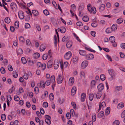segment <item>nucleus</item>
<instances>
[{
	"label": "nucleus",
	"instance_id": "nucleus-1",
	"mask_svg": "<svg viewBox=\"0 0 125 125\" xmlns=\"http://www.w3.org/2000/svg\"><path fill=\"white\" fill-rule=\"evenodd\" d=\"M72 53L71 52L69 51L67 52L64 55V57L65 59H69L72 56Z\"/></svg>",
	"mask_w": 125,
	"mask_h": 125
},
{
	"label": "nucleus",
	"instance_id": "nucleus-2",
	"mask_svg": "<svg viewBox=\"0 0 125 125\" xmlns=\"http://www.w3.org/2000/svg\"><path fill=\"white\" fill-rule=\"evenodd\" d=\"M85 57L87 60H92L94 57V55L92 54H89L85 55Z\"/></svg>",
	"mask_w": 125,
	"mask_h": 125
},
{
	"label": "nucleus",
	"instance_id": "nucleus-3",
	"mask_svg": "<svg viewBox=\"0 0 125 125\" xmlns=\"http://www.w3.org/2000/svg\"><path fill=\"white\" fill-rule=\"evenodd\" d=\"M18 16L19 18L21 20L23 19L24 17V14L22 11H20L18 12Z\"/></svg>",
	"mask_w": 125,
	"mask_h": 125
},
{
	"label": "nucleus",
	"instance_id": "nucleus-4",
	"mask_svg": "<svg viewBox=\"0 0 125 125\" xmlns=\"http://www.w3.org/2000/svg\"><path fill=\"white\" fill-rule=\"evenodd\" d=\"M88 63L86 61H83L81 64V67L82 69H84L88 65Z\"/></svg>",
	"mask_w": 125,
	"mask_h": 125
},
{
	"label": "nucleus",
	"instance_id": "nucleus-5",
	"mask_svg": "<svg viewBox=\"0 0 125 125\" xmlns=\"http://www.w3.org/2000/svg\"><path fill=\"white\" fill-rule=\"evenodd\" d=\"M99 92H101L104 88V86L102 83H100L97 86Z\"/></svg>",
	"mask_w": 125,
	"mask_h": 125
},
{
	"label": "nucleus",
	"instance_id": "nucleus-6",
	"mask_svg": "<svg viewBox=\"0 0 125 125\" xmlns=\"http://www.w3.org/2000/svg\"><path fill=\"white\" fill-rule=\"evenodd\" d=\"M108 72L110 75L111 77L113 78L114 77L115 72L112 69H110L108 70Z\"/></svg>",
	"mask_w": 125,
	"mask_h": 125
},
{
	"label": "nucleus",
	"instance_id": "nucleus-7",
	"mask_svg": "<svg viewBox=\"0 0 125 125\" xmlns=\"http://www.w3.org/2000/svg\"><path fill=\"white\" fill-rule=\"evenodd\" d=\"M10 6L11 9L13 10H16L17 8L16 4L14 2H12L11 3Z\"/></svg>",
	"mask_w": 125,
	"mask_h": 125
},
{
	"label": "nucleus",
	"instance_id": "nucleus-8",
	"mask_svg": "<svg viewBox=\"0 0 125 125\" xmlns=\"http://www.w3.org/2000/svg\"><path fill=\"white\" fill-rule=\"evenodd\" d=\"M63 77L61 75H58L57 78V83H62L63 80Z\"/></svg>",
	"mask_w": 125,
	"mask_h": 125
},
{
	"label": "nucleus",
	"instance_id": "nucleus-9",
	"mask_svg": "<svg viewBox=\"0 0 125 125\" xmlns=\"http://www.w3.org/2000/svg\"><path fill=\"white\" fill-rule=\"evenodd\" d=\"M59 61L58 60L55 61L54 63V67L55 69H57L59 66Z\"/></svg>",
	"mask_w": 125,
	"mask_h": 125
},
{
	"label": "nucleus",
	"instance_id": "nucleus-10",
	"mask_svg": "<svg viewBox=\"0 0 125 125\" xmlns=\"http://www.w3.org/2000/svg\"><path fill=\"white\" fill-rule=\"evenodd\" d=\"M88 11L92 14H94L96 12V10L94 7H93L90 9V10H88Z\"/></svg>",
	"mask_w": 125,
	"mask_h": 125
},
{
	"label": "nucleus",
	"instance_id": "nucleus-11",
	"mask_svg": "<svg viewBox=\"0 0 125 125\" xmlns=\"http://www.w3.org/2000/svg\"><path fill=\"white\" fill-rule=\"evenodd\" d=\"M74 82V78L73 77H71L69 80V84L70 85H72Z\"/></svg>",
	"mask_w": 125,
	"mask_h": 125
},
{
	"label": "nucleus",
	"instance_id": "nucleus-12",
	"mask_svg": "<svg viewBox=\"0 0 125 125\" xmlns=\"http://www.w3.org/2000/svg\"><path fill=\"white\" fill-rule=\"evenodd\" d=\"M96 19L95 18H94L93 19V21L91 24V25L93 27H95L97 26L98 24L96 23Z\"/></svg>",
	"mask_w": 125,
	"mask_h": 125
},
{
	"label": "nucleus",
	"instance_id": "nucleus-13",
	"mask_svg": "<svg viewBox=\"0 0 125 125\" xmlns=\"http://www.w3.org/2000/svg\"><path fill=\"white\" fill-rule=\"evenodd\" d=\"M53 61L52 60H50L48 62L47 64V67L48 68H51L52 65Z\"/></svg>",
	"mask_w": 125,
	"mask_h": 125
},
{
	"label": "nucleus",
	"instance_id": "nucleus-14",
	"mask_svg": "<svg viewBox=\"0 0 125 125\" xmlns=\"http://www.w3.org/2000/svg\"><path fill=\"white\" fill-rule=\"evenodd\" d=\"M76 88L75 87H73L71 90V95H74L76 93Z\"/></svg>",
	"mask_w": 125,
	"mask_h": 125
},
{
	"label": "nucleus",
	"instance_id": "nucleus-15",
	"mask_svg": "<svg viewBox=\"0 0 125 125\" xmlns=\"http://www.w3.org/2000/svg\"><path fill=\"white\" fill-rule=\"evenodd\" d=\"M86 97V94L85 93H82L81 95V100L82 102H83L85 100Z\"/></svg>",
	"mask_w": 125,
	"mask_h": 125
},
{
	"label": "nucleus",
	"instance_id": "nucleus-16",
	"mask_svg": "<svg viewBox=\"0 0 125 125\" xmlns=\"http://www.w3.org/2000/svg\"><path fill=\"white\" fill-rule=\"evenodd\" d=\"M46 48V46L45 45L42 44L40 46V50L41 52L45 50Z\"/></svg>",
	"mask_w": 125,
	"mask_h": 125
},
{
	"label": "nucleus",
	"instance_id": "nucleus-17",
	"mask_svg": "<svg viewBox=\"0 0 125 125\" xmlns=\"http://www.w3.org/2000/svg\"><path fill=\"white\" fill-rule=\"evenodd\" d=\"M117 28V26L116 24H113L111 28V30L113 31H116Z\"/></svg>",
	"mask_w": 125,
	"mask_h": 125
},
{
	"label": "nucleus",
	"instance_id": "nucleus-18",
	"mask_svg": "<svg viewBox=\"0 0 125 125\" xmlns=\"http://www.w3.org/2000/svg\"><path fill=\"white\" fill-rule=\"evenodd\" d=\"M72 44L73 42L72 41H69L66 44V46L68 48H70L72 46Z\"/></svg>",
	"mask_w": 125,
	"mask_h": 125
},
{
	"label": "nucleus",
	"instance_id": "nucleus-19",
	"mask_svg": "<svg viewBox=\"0 0 125 125\" xmlns=\"http://www.w3.org/2000/svg\"><path fill=\"white\" fill-rule=\"evenodd\" d=\"M29 65L30 66H32L34 65V64L36 62V60H34V61H31L30 60H28Z\"/></svg>",
	"mask_w": 125,
	"mask_h": 125
},
{
	"label": "nucleus",
	"instance_id": "nucleus-20",
	"mask_svg": "<svg viewBox=\"0 0 125 125\" xmlns=\"http://www.w3.org/2000/svg\"><path fill=\"white\" fill-rule=\"evenodd\" d=\"M79 52L80 55L85 56V55H86V52L85 51L83 50H79Z\"/></svg>",
	"mask_w": 125,
	"mask_h": 125
},
{
	"label": "nucleus",
	"instance_id": "nucleus-21",
	"mask_svg": "<svg viewBox=\"0 0 125 125\" xmlns=\"http://www.w3.org/2000/svg\"><path fill=\"white\" fill-rule=\"evenodd\" d=\"M40 56V54L37 52L35 53L33 55V57L35 59L38 58Z\"/></svg>",
	"mask_w": 125,
	"mask_h": 125
},
{
	"label": "nucleus",
	"instance_id": "nucleus-22",
	"mask_svg": "<svg viewBox=\"0 0 125 125\" xmlns=\"http://www.w3.org/2000/svg\"><path fill=\"white\" fill-rule=\"evenodd\" d=\"M104 115V112L103 111H101L98 114L97 116L99 118H100L103 117Z\"/></svg>",
	"mask_w": 125,
	"mask_h": 125
},
{
	"label": "nucleus",
	"instance_id": "nucleus-23",
	"mask_svg": "<svg viewBox=\"0 0 125 125\" xmlns=\"http://www.w3.org/2000/svg\"><path fill=\"white\" fill-rule=\"evenodd\" d=\"M109 40L111 42H114L115 41V38L113 36H111L109 38Z\"/></svg>",
	"mask_w": 125,
	"mask_h": 125
},
{
	"label": "nucleus",
	"instance_id": "nucleus-24",
	"mask_svg": "<svg viewBox=\"0 0 125 125\" xmlns=\"http://www.w3.org/2000/svg\"><path fill=\"white\" fill-rule=\"evenodd\" d=\"M124 106V104L123 103H119L117 106V108L120 109L122 108Z\"/></svg>",
	"mask_w": 125,
	"mask_h": 125
},
{
	"label": "nucleus",
	"instance_id": "nucleus-25",
	"mask_svg": "<svg viewBox=\"0 0 125 125\" xmlns=\"http://www.w3.org/2000/svg\"><path fill=\"white\" fill-rule=\"evenodd\" d=\"M105 5L104 4H102L99 7V9L100 11H102L105 8Z\"/></svg>",
	"mask_w": 125,
	"mask_h": 125
},
{
	"label": "nucleus",
	"instance_id": "nucleus-26",
	"mask_svg": "<svg viewBox=\"0 0 125 125\" xmlns=\"http://www.w3.org/2000/svg\"><path fill=\"white\" fill-rule=\"evenodd\" d=\"M95 82L94 80H92L91 82V88H94L95 86Z\"/></svg>",
	"mask_w": 125,
	"mask_h": 125
},
{
	"label": "nucleus",
	"instance_id": "nucleus-27",
	"mask_svg": "<svg viewBox=\"0 0 125 125\" xmlns=\"http://www.w3.org/2000/svg\"><path fill=\"white\" fill-rule=\"evenodd\" d=\"M110 108L109 107H107L105 110V115H108L110 113Z\"/></svg>",
	"mask_w": 125,
	"mask_h": 125
},
{
	"label": "nucleus",
	"instance_id": "nucleus-28",
	"mask_svg": "<svg viewBox=\"0 0 125 125\" xmlns=\"http://www.w3.org/2000/svg\"><path fill=\"white\" fill-rule=\"evenodd\" d=\"M83 21L85 22H87L89 20L88 17L87 16H85L83 18Z\"/></svg>",
	"mask_w": 125,
	"mask_h": 125
},
{
	"label": "nucleus",
	"instance_id": "nucleus-29",
	"mask_svg": "<svg viewBox=\"0 0 125 125\" xmlns=\"http://www.w3.org/2000/svg\"><path fill=\"white\" fill-rule=\"evenodd\" d=\"M32 13L34 16H36L38 15V11L34 10H32Z\"/></svg>",
	"mask_w": 125,
	"mask_h": 125
},
{
	"label": "nucleus",
	"instance_id": "nucleus-30",
	"mask_svg": "<svg viewBox=\"0 0 125 125\" xmlns=\"http://www.w3.org/2000/svg\"><path fill=\"white\" fill-rule=\"evenodd\" d=\"M19 40L20 42L24 43L25 42L24 39V37L22 36H21L19 38Z\"/></svg>",
	"mask_w": 125,
	"mask_h": 125
},
{
	"label": "nucleus",
	"instance_id": "nucleus-31",
	"mask_svg": "<svg viewBox=\"0 0 125 125\" xmlns=\"http://www.w3.org/2000/svg\"><path fill=\"white\" fill-rule=\"evenodd\" d=\"M16 29H18L19 26V22L18 21H16L14 23Z\"/></svg>",
	"mask_w": 125,
	"mask_h": 125
},
{
	"label": "nucleus",
	"instance_id": "nucleus-32",
	"mask_svg": "<svg viewBox=\"0 0 125 125\" xmlns=\"http://www.w3.org/2000/svg\"><path fill=\"white\" fill-rule=\"evenodd\" d=\"M5 21L7 23H9L10 22V19L8 17H6L5 18Z\"/></svg>",
	"mask_w": 125,
	"mask_h": 125
},
{
	"label": "nucleus",
	"instance_id": "nucleus-33",
	"mask_svg": "<svg viewBox=\"0 0 125 125\" xmlns=\"http://www.w3.org/2000/svg\"><path fill=\"white\" fill-rule=\"evenodd\" d=\"M40 84L41 87L42 88H44L45 87V83L43 81H41L40 83Z\"/></svg>",
	"mask_w": 125,
	"mask_h": 125
},
{
	"label": "nucleus",
	"instance_id": "nucleus-34",
	"mask_svg": "<svg viewBox=\"0 0 125 125\" xmlns=\"http://www.w3.org/2000/svg\"><path fill=\"white\" fill-rule=\"evenodd\" d=\"M67 36H64L62 39V41L63 42H66L68 40Z\"/></svg>",
	"mask_w": 125,
	"mask_h": 125
},
{
	"label": "nucleus",
	"instance_id": "nucleus-35",
	"mask_svg": "<svg viewBox=\"0 0 125 125\" xmlns=\"http://www.w3.org/2000/svg\"><path fill=\"white\" fill-rule=\"evenodd\" d=\"M54 44L55 46H56L57 43V39L56 35H55L54 36Z\"/></svg>",
	"mask_w": 125,
	"mask_h": 125
},
{
	"label": "nucleus",
	"instance_id": "nucleus-36",
	"mask_svg": "<svg viewBox=\"0 0 125 125\" xmlns=\"http://www.w3.org/2000/svg\"><path fill=\"white\" fill-rule=\"evenodd\" d=\"M123 21V19L121 18L118 19L117 20V22L118 24H120Z\"/></svg>",
	"mask_w": 125,
	"mask_h": 125
},
{
	"label": "nucleus",
	"instance_id": "nucleus-37",
	"mask_svg": "<svg viewBox=\"0 0 125 125\" xmlns=\"http://www.w3.org/2000/svg\"><path fill=\"white\" fill-rule=\"evenodd\" d=\"M93 98L94 95L93 94L91 93L89 94V98L90 101H92L93 100Z\"/></svg>",
	"mask_w": 125,
	"mask_h": 125
},
{
	"label": "nucleus",
	"instance_id": "nucleus-38",
	"mask_svg": "<svg viewBox=\"0 0 125 125\" xmlns=\"http://www.w3.org/2000/svg\"><path fill=\"white\" fill-rule=\"evenodd\" d=\"M55 80V76L54 75L52 76L51 77V81L53 83L54 82Z\"/></svg>",
	"mask_w": 125,
	"mask_h": 125
},
{
	"label": "nucleus",
	"instance_id": "nucleus-39",
	"mask_svg": "<svg viewBox=\"0 0 125 125\" xmlns=\"http://www.w3.org/2000/svg\"><path fill=\"white\" fill-rule=\"evenodd\" d=\"M100 79L101 80L104 81L105 79V75L104 74H102L100 76Z\"/></svg>",
	"mask_w": 125,
	"mask_h": 125
},
{
	"label": "nucleus",
	"instance_id": "nucleus-40",
	"mask_svg": "<svg viewBox=\"0 0 125 125\" xmlns=\"http://www.w3.org/2000/svg\"><path fill=\"white\" fill-rule=\"evenodd\" d=\"M21 60L22 63L23 64H25L26 63V60L24 57H22L21 58Z\"/></svg>",
	"mask_w": 125,
	"mask_h": 125
},
{
	"label": "nucleus",
	"instance_id": "nucleus-41",
	"mask_svg": "<svg viewBox=\"0 0 125 125\" xmlns=\"http://www.w3.org/2000/svg\"><path fill=\"white\" fill-rule=\"evenodd\" d=\"M48 57V55L47 54H44L42 56V59L44 60H46Z\"/></svg>",
	"mask_w": 125,
	"mask_h": 125
},
{
	"label": "nucleus",
	"instance_id": "nucleus-42",
	"mask_svg": "<svg viewBox=\"0 0 125 125\" xmlns=\"http://www.w3.org/2000/svg\"><path fill=\"white\" fill-rule=\"evenodd\" d=\"M6 118V116L5 114H2L1 116V118L2 120H5Z\"/></svg>",
	"mask_w": 125,
	"mask_h": 125
},
{
	"label": "nucleus",
	"instance_id": "nucleus-43",
	"mask_svg": "<svg viewBox=\"0 0 125 125\" xmlns=\"http://www.w3.org/2000/svg\"><path fill=\"white\" fill-rule=\"evenodd\" d=\"M78 58L77 57H74L73 59V61L74 63H76L78 61Z\"/></svg>",
	"mask_w": 125,
	"mask_h": 125
},
{
	"label": "nucleus",
	"instance_id": "nucleus-44",
	"mask_svg": "<svg viewBox=\"0 0 125 125\" xmlns=\"http://www.w3.org/2000/svg\"><path fill=\"white\" fill-rule=\"evenodd\" d=\"M70 114L72 116H73L75 115V112L74 110L73 109H71L70 110Z\"/></svg>",
	"mask_w": 125,
	"mask_h": 125
},
{
	"label": "nucleus",
	"instance_id": "nucleus-45",
	"mask_svg": "<svg viewBox=\"0 0 125 125\" xmlns=\"http://www.w3.org/2000/svg\"><path fill=\"white\" fill-rule=\"evenodd\" d=\"M96 115L95 114H94L92 115V119L93 122H95L96 120Z\"/></svg>",
	"mask_w": 125,
	"mask_h": 125
},
{
	"label": "nucleus",
	"instance_id": "nucleus-46",
	"mask_svg": "<svg viewBox=\"0 0 125 125\" xmlns=\"http://www.w3.org/2000/svg\"><path fill=\"white\" fill-rule=\"evenodd\" d=\"M14 87L13 86H12V87L9 90L8 92L10 93H12L13 91H14Z\"/></svg>",
	"mask_w": 125,
	"mask_h": 125
},
{
	"label": "nucleus",
	"instance_id": "nucleus-47",
	"mask_svg": "<svg viewBox=\"0 0 125 125\" xmlns=\"http://www.w3.org/2000/svg\"><path fill=\"white\" fill-rule=\"evenodd\" d=\"M18 54H21L23 53L22 50L21 49H19L17 52Z\"/></svg>",
	"mask_w": 125,
	"mask_h": 125
},
{
	"label": "nucleus",
	"instance_id": "nucleus-48",
	"mask_svg": "<svg viewBox=\"0 0 125 125\" xmlns=\"http://www.w3.org/2000/svg\"><path fill=\"white\" fill-rule=\"evenodd\" d=\"M13 77L15 78H16L18 76V74L15 71H13Z\"/></svg>",
	"mask_w": 125,
	"mask_h": 125
},
{
	"label": "nucleus",
	"instance_id": "nucleus-49",
	"mask_svg": "<svg viewBox=\"0 0 125 125\" xmlns=\"http://www.w3.org/2000/svg\"><path fill=\"white\" fill-rule=\"evenodd\" d=\"M45 122L48 125H49L51 124V121L50 119H45Z\"/></svg>",
	"mask_w": 125,
	"mask_h": 125
},
{
	"label": "nucleus",
	"instance_id": "nucleus-50",
	"mask_svg": "<svg viewBox=\"0 0 125 125\" xmlns=\"http://www.w3.org/2000/svg\"><path fill=\"white\" fill-rule=\"evenodd\" d=\"M71 115L69 112L67 113L66 115V117L68 119H69L71 117Z\"/></svg>",
	"mask_w": 125,
	"mask_h": 125
},
{
	"label": "nucleus",
	"instance_id": "nucleus-51",
	"mask_svg": "<svg viewBox=\"0 0 125 125\" xmlns=\"http://www.w3.org/2000/svg\"><path fill=\"white\" fill-rule=\"evenodd\" d=\"M0 72L2 74H4L5 72V70L4 68L3 67H2L0 68Z\"/></svg>",
	"mask_w": 125,
	"mask_h": 125
},
{
	"label": "nucleus",
	"instance_id": "nucleus-52",
	"mask_svg": "<svg viewBox=\"0 0 125 125\" xmlns=\"http://www.w3.org/2000/svg\"><path fill=\"white\" fill-rule=\"evenodd\" d=\"M119 121L118 120H116L115 121L113 124V125H119Z\"/></svg>",
	"mask_w": 125,
	"mask_h": 125
},
{
	"label": "nucleus",
	"instance_id": "nucleus-53",
	"mask_svg": "<svg viewBox=\"0 0 125 125\" xmlns=\"http://www.w3.org/2000/svg\"><path fill=\"white\" fill-rule=\"evenodd\" d=\"M26 45L28 46L30 45H32L31 44V42L30 40L29 39H27L26 40Z\"/></svg>",
	"mask_w": 125,
	"mask_h": 125
},
{
	"label": "nucleus",
	"instance_id": "nucleus-54",
	"mask_svg": "<svg viewBox=\"0 0 125 125\" xmlns=\"http://www.w3.org/2000/svg\"><path fill=\"white\" fill-rule=\"evenodd\" d=\"M84 8V6L83 5H80L79 7V11H82V10Z\"/></svg>",
	"mask_w": 125,
	"mask_h": 125
},
{
	"label": "nucleus",
	"instance_id": "nucleus-55",
	"mask_svg": "<svg viewBox=\"0 0 125 125\" xmlns=\"http://www.w3.org/2000/svg\"><path fill=\"white\" fill-rule=\"evenodd\" d=\"M48 104L46 102H45L43 103V106L44 107L46 108L48 107Z\"/></svg>",
	"mask_w": 125,
	"mask_h": 125
},
{
	"label": "nucleus",
	"instance_id": "nucleus-56",
	"mask_svg": "<svg viewBox=\"0 0 125 125\" xmlns=\"http://www.w3.org/2000/svg\"><path fill=\"white\" fill-rule=\"evenodd\" d=\"M99 105H100L102 107V108H103L106 105L105 103V102H103L101 104H100Z\"/></svg>",
	"mask_w": 125,
	"mask_h": 125
},
{
	"label": "nucleus",
	"instance_id": "nucleus-57",
	"mask_svg": "<svg viewBox=\"0 0 125 125\" xmlns=\"http://www.w3.org/2000/svg\"><path fill=\"white\" fill-rule=\"evenodd\" d=\"M14 99L15 100L18 101L19 100L20 98L18 96L15 95L14 97Z\"/></svg>",
	"mask_w": 125,
	"mask_h": 125
},
{
	"label": "nucleus",
	"instance_id": "nucleus-58",
	"mask_svg": "<svg viewBox=\"0 0 125 125\" xmlns=\"http://www.w3.org/2000/svg\"><path fill=\"white\" fill-rule=\"evenodd\" d=\"M101 94L100 93H98L96 95V97L98 99H99L101 97Z\"/></svg>",
	"mask_w": 125,
	"mask_h": 125
},
{
	"label": "nucleus",
	"instance_id": "nucleus-59",
	"mask_svg": "<svg viewBox=\"0 0 125 125\" xmlns=\"http://www.w3.org/2000/svg\"><path fill=\"white\" fill-rule=\"evenodd\" d=\"M80 75L81 77H82L84 78L85 77V74L84 72H81L80 73Z\"/></svg>",
	"mask_w": 125,
	"mask_h": 125
},
{
	"label": "nucleus",
	"instance_id": "nucleus-60",
	"mask_svg": "<svg viewBox=\"0 0 125 125\" xmlns=\"http://www.w3.org/2000/svg\"><path fill=\"white\" fill-rule=\"evenodd\" d=\"M24 78L25 79H27L28 78V76L27 74L26 73H24V75H23Z\"/></svg>",
	"mask_w": 125,
	"mask_h": 125
},
{
	"label": "nucleus",
	"instance_id": "nucleus-61",
	"mask_svg": "<svg viewBox=\"0 0 125 125\" xmlns=\"http://www.w3.org/2000/svg\"><path fill=\"white\" fill-rule=\"evenodd\" d=\"M49 97L50 99H51L52 100L54 98V95L52 93L50 94L49 95Z\"/></svg>",
	"mask_w": 125,
	"mask_h": 125
},
{
	"label": "nucleus",
	"instance_id": "nucleus-62",
	"mask_svg": "<svg viewBox=\"0 0 125 125\" xmlns=\"http://www.w3.org/2000/svg\"><path fill=\"white\" fill-rule=\"evenodd\" d=\"M46 65L45 64H43L41 66L42 69L43 70H44L46 68Z\"/></svg>",
	"mask_w": 125,
	"mask_h": 125
},
{
	"label": "nucleus",
	"instance_id": "nucleus-63",
	"mask_svg": "<svg viewBox=\"0 0 125 125\" xmlns=\"http://www.w3.org/2000/svg\"><path fill=\"white\" fill-rule=\"evenodd\" d=\"M43 12L44 14L46 15H47L49 14V12L48 11L46 10H44Z\"/></svg>",
	"mask_w": 125,
	"mask_h": 125
},
{
	"label": "nucleus",
	"instance_id": "nucleus-64",
	"mask_svg": "<svg viewBox=\"0 0 125 125\" xmlns=\"http://www.w3.org/2000/svg\"><path fill=\"white\" fill-rule=\"evenodd\" d=\"M121 47L123 49H125V43H122L120 45Z\"/></svg>",
	"mask_w": 125,
	"mask_h": 125
}]
</instances>
